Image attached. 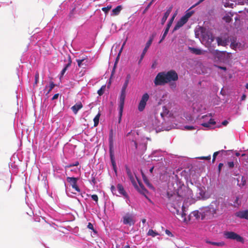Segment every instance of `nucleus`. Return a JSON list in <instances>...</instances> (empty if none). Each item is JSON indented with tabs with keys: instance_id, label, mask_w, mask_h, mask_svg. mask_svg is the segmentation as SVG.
I'll list each match as a JSON object with an SVG mask.
<instances>
[{
	"instance_id": "0e129e2a",
	"label": "nucleus",
	"mask_w": 248,
	"mask_h": 248,
	"mask_svg": "<svg viewBox=\"0 0 248 248\" xmlns=\"http://www.w3.org/2000/svg\"><path fill=\"white\" fill-rule=\"evenodd\" d=\"M218 68L224 71H226L227 70L226 67L224 66H218Z\"/></svg>"
},
{
	"instance_id": "c85d7f7f",
	"label": "nucleus",
	"mask_w": 248,
	"mask_h": 248,
	"mask_svg": "<svg viewBox=\"0 0 248 248\" xmlns=\"http://www.w3.org/2000/svg\"><path fill=\"white\" fill-rule=\"evenodd\" d=\"M55 86H56V84L53 82L50 81L49 83V85L48 86L49 89L47 91L46 94H49ZM47 87H48V86L47 85H46L45 88H46Z\"/></svg>"
},
{
	"instance_id": "2f4dec72",
	"label": "nucleus",
	"mask_w": 248,
	"mask_h": 248,
	"mask_svg": "<svg viewBox=\"0 0 248 248\" xmlns=\"http://www.w3.org/2000/svg\"><path fill=\"white\" fill-rule=\"evenodd\" d=\"M169 16V15H168L166 13H164L162 18H161V24L162 25H164V23H165V22L166 21L168 16Z\"/></svg>"
},
{
	"instance_id": "37998d69",
	"label": "nucleus",
	"mask_w": 248,
	"mask_h": 248,
	"mask_svg": "<svg viewBox=\"0 0 248 248\" xmlns=\"http://www.w3.org/2000/svg\"><path fill=\"white\" fill-rule=\"evenodd\" d=\"M165 233L166 234L168 235L169 236H170V237H173L174 235L173 234L171 233V232L169 231V230H165Z\"/></svg>"
},
{
	"instance_id": "e433bc0d",
	"label": "nucleus",
	"mask_w": 248,
	"mask_h": 248,
	"mask_svg": "<svg viewBox=\"0 0 248 248\" xmlns=\"http://www.w3.org/2000/svg\"><path fill=\"white\" fill-rule=\"evenodd\" d=\"M78 165H79V162H78V161H77L73 163H70V164L67 165V166H66L65 168H70V167H74V166H78Z\"/></svg>"
},
{
	"instance_id": "5701e85b",
	"label": "nucleus",
	"mask_w": 248,
	"mask_h": 248,
	"mask_svg": "<svg viewBox=\"0 0 248 248\" xmlns=\"http://www.w3.org/2000/svg\"><path fill=\"white\" fill-rule=\"evenodd\" d=\"M191 8H189L188 10H187L184 16H183L182 17L184 18L187 21H188L189 18H190L192 15L194 14V11H189L190 9Z\"/></svg>"
},
{
	"instance_id": "72a5a7b5",
	"label": "nucleus",
	"mask_w": 248,
	"mask_h": 248,
	"mask_svg": "<svg viewBox=\"0 0 248 248\" xmlns=\"http://www.w3.org/2000/svg\"><path fill=\"white\" fill-rule=\"evenodd\" d=\"M226 151L224 150H222L221 151H218V152H216L214 153V155H213V160H212V161L213 162H214L215 161V159H216V156L220 153H222V152H225Z\"/></svg>"
},
{
	"instance_id": "de8ad7c7",
	"label": "nucleus",
	"mask_w": 248,
	"mask_h": 248,
	"mask_svg": "<svg viewBox=\"0 0 248 248\" xmlns=\"http://www.w3.org/2000/svg\"><path fill=\"white\" fill-rule=\"evenodd\" d=\"M228 166L230 168H232L234 167V163L233 161H230L227 163Z\"/></svg>"
},
{
	"instance_id": "7c9ffc66",
	"label": "nucleus",
	"mask_w": 248,
	"mask_h": 248,
	"mask_svg": "<svg viewBox=\"0 0 248 248\" xmlns=\"http://www.w3.org/2000/svg\"><path fill=\"white\" fill-rule=\"evenodd\" d=\"M87 228L90 230H93L94 234H97V232L94 229L93 225L92 223H88Z\"/></svg>"
},
{
	"instance_id": "9d476101",
	"label": "nucleus",
	"mask_w": 248,
	"mask_h": 248,
	"mask_svg": "<svg viewBox=\"0 0 248 248\" xmlns=\"http://www.w3.org/2000/svg\"><path fill=\"white\" fill-rule=\"evenodd\" d=\"M224 236L227 239L235 240L239 242H244L243 238L233 232H224Z\"/></svg>"
},
{
	"instance_id": "6e6552de",
	"label": "nucleus",
	"mask_w": 248,
	"mask_h": 248,
	"mask_svg": "<svg viewBox=\"0 0 248 248\" xmlns=\"http://www.w3.org/2000/svg\"><path fill=\"white\" fill-rule=\"evenodd\" d=\"M121 221L124 225L133 226L135 223V216L132 213H127L123 216Z\"/></svg>"
},
{
	"instance_id": "774afa93",
	"label": "nucleus",
	"mask_w": 248,
	"mask_h": 248,
	"mask_svg": "<svg viewBox=\"0 0 248 248\" xmlns=\"http://www.w3.org/2000/svg\"><path fill=\"white\" fill-rule=\"evenodd\" d=\"M154 169V166H153L152 167H151V168L150 169L149 171H150V172L151 173H153V171Z\"/></svg>"
},
{
	"instance_id": "f3484780",
	"label": "nucleus",
	"mask_w": 248,
	"mask_h": 248,
	"mask_svg": "<svg viewBox=\"0 0 248 248\" xmlns=\"http://www.w3.org/2000/svg\"><path fill=\"white\" fill-rule=\"evenodd\" d=\"M149 157H157L158 160H163L164 157L163 153L160 150H157L154 151L152 154L149 156Z\"/></svg>"
},
{
	"instance_id": "0eeeda50",
	"label": "nucleus",
	"mask_w": 248,
	"mask_h": 248,
	"mask_svg": "<svg viewBox=\"0 0 248 248\" xmlns=\"http://www.w3.org/2000/svg\"><path fill=\"white\" fill-rule=\"evenodd\" d=\"M126 89L122 88L120 95L119 97V115L120 120H121L123 114L126 96Z\"/></svg>"
},
{
	"instance_id": "a878e982",
	"label": "nucleus",
	"mask_w": 248,
	"mask_h": 248,
	"mask_svg": "<svg viewBox=\"0 0 248 248\" xmlns=\"http://www.w3.org/2000/svg\"><path fill=\"white\" fill-rule=\"evenodd\" d=\"M147 235L148 236H151L153 237H155L156 236L159 235L160 234L156 231L153 230L152 229H149L147 233Z\"/></svg>"
},
{
	"instance_id": "3c124183",
	"label": "nucleus",
	"mask_w": 248,
	"mask_h": 248,
	"mask_svg": "<svg viewBox=\"0 0 248 248\" xmlns=\"http://www.w3.org/2000/svg\"><path fill=\"white\" fill-rule=\"evenodd\" d=\"M199 158L201 159H206V160H210L211 159V156L210 155H209V156H202V157H199Z\"/></svg>"
},
{
	"instance_id": "4be33fe9",
	"label": "nucleus",
	"mask_w": 248,
	"mask_h": 248,
	"mask_svg": "<svg viewBox=\"0 0 248 248\" xmlns=\"http://www.w3.org/2000/svg\"><path fill=\"white\" fill-rule=\"evenodd\" d=\"M122 10V6L121 5H118L112 10L111 15L113 16H117L119 14Z\"/></svg>"
},
{
	"instance_id": "09e8293b",
	"label": "nucleus",
	"mask_w": 248,
	"mask_h": 248,
	"mask_svg": "<svg viewBox=\"0 0 248 248\" xmlns=\"http://www.w3.org/2000/svg\"><path fill=\"white\" fill-rule=\"evenodd\" d=\"M181 215L182 218L183 219V221L184 222H186V214L184 212H182V214H181Z\"/></svg>"
},
{
	"instance_id": "c03bdc74",
	"label": "nucleus",
	"mask_w": 248,
	"mask_h": 248,
	"mask_svg": "<svg viewBox=\"0 0 248 248\" xmlns=\"http://www.w3.org/2000/svg\"><path fill=\"white\" fill-rule=\"evenodd\" d=\"M172 8H173L172 5H171L169 8H168L167 9L166 11L165 12V13H166L168 15H170V13H171V12L172 11Z\"/></svg>"
},
{
	"instance_id": "f8f14e48",
	"label": "nucleus",
	"mask_w": 248,
	"mask_h": 248,
	"mask_svg": "<svg viewBox=\"0 0 248 248\" xmlns=\"http://www.w3.org/2000/svg\"><path fill=\"white\" fill-rule=\"evenodd\" d=\"M149 98V95L147 93H144L142 95L141 100L138 105V110L140 111L141 112L144 109Z\"/></svg>"
},
{
	"instance_id": "f03ea898",
	"label": "nucleus",
	"mask_w": 248,
	"mask_h": 248,
	"mask_svg": "<svg viewBox=\"0 0 248 248\" xmlns=\"http://www.w3.org/2000/svg\"><path fill=\"white\" fill-rule=\"evenodd\" d=\"M218 205V202L217 201H214L209 206L204 207L201 212L194 211L190 214L189 217H194L196 219H198L201 216L202 219H210L216 213Z\"/></svg>"
},
{
	"instance_id": "a18cd8bd",
	"label": "nucleus",
	"mask_w": 248,
	"mask_h": 248,
	"mask_svg": "<svg viewBox=\"0 0 248 248\" xmlns=\"http://www.w3.org/2000/svg\"><path fill=\"white\" fill-rule=\"evenodd\" d=\"M155 36V33H153L152 35H151L149 37V40H148V41H150L151 42H153L154 39V38Z\"/></svg>"
},
{
	"instance_id": "338daca9",
	"label": "nucleus",
	"mask_w": 248,
	"mask_h": 248,
	"mask_svg": "<svg viewBox=\"0 0 248 248\" xmlns=\"http://www.w3.org/2000/svg\"><path fill=\"white\" fill-rule=\"evenodd\" d=\"M66 195L68 196V197H72V196L70 194V193H69V192L67 190V189H66Z\"/></svg>"
},
{
	"instance_id": "1a4fd4ad",
	"label": "nucleus",
	"mask_w": 248,
	"mask_h": 248,
	"mask_svg": "<svg viewBox=\"0 0 248 248\" xmlns=\"http://www.w3.org/2000/svg\"><path fill=\"white\" fill-rule=\"evenodd\" d=\"M154 83L155 86H162L167 83L165 72H159L157 74L154 80Z\"/></svg>"
},
{
	"instance_id": "393cba45",
	"label": "nucleus",
	"mask_w": 248,
	"mask_h": 248,
	"mask_svg": "<svg viewBox=\"0 0 248 248\" xmlns=\"http://www.w3.org/2000/svg\"><path fill=\"white\" fill-rule=\"evenodd\" d=\"M126 171L127 175L128 178H129V179L130 180V181H131V182L132 183L134 182L135 178H134V177L131 170L129 168H126Z\"/></svg>"
},
{
	"instance_id": "bf43d9fd",
	"label": "nucleus",
	"mask_w": 248,
	"mask_h": 248,
	"mask_svg": "<svg viewBox=\"0 0 248 248\" xmlns=\"http://www.w3.org/2000/svg\"><path fill=\"white\" fill-rule=\"evenodd\" d=\"M152 3H152V2H151V1H150V2L148 3V4L147 5V6L146 7V8H145V10H148V9L149 8V7L151 6V5L152 4Z\"/></svg>"
},
{
	"instance_id": "cd10ccee",
	"label": "nucleus",
	"mask_w": 248,
	"mask_h": 248,
	"mask_svg": "<svg viewBox=\"0 0 248 248\" xmlns=\"http://www.w3.org/2000/svg\"><path fill=\"white\" fill-rule=\"evenodd\" d=\"M100 115H101L100 112H98V114L94 118L93 122H94V127H96L98 125Z\"/></svg>"
},
{
	"instance_id": "69168bd1",
	"label": "nucleus",
	"mask_w": 248,
	"mask_h": 248,
	"mask_svg": "<svg viewBox=\"0 0 248 248\" xmlns=\"http://www.w3.org/2000/svg\"><path fill=\"white\" fill-rule=\"evenodd\" d=\"M246 98V95L245 94H243L242 95V96H241V101L244 100H245Z\"/></svg>"
},
{
	"instance_id": "2eb2a0df",
	"label": "nucleus",
	"mask_w": 248,
	"mask_h": 248,
	"mask_svg": "<svg viewBox=\"0 0 248 248\" xmlns=\"http://www.w3.org/2000/svg\"><path fill=\"white\" fill-rule=\"evenodd\" d=\"M216 40L218 46H225L228 45L229 43V39L227 38H223L222 37H217Z\"/></svg>"
},
{
	"instance_id": "39448f33",
	"label": "nucleus",
	"mask_w": 248,
	"mask_h": 248,
	"mask_svg": "<svg viewBox=\"0 0 248 248\" xmlns=\"http://www.w3.org/2000/svg\"><path fill=\"white\" fill-rule=\"evenodd\" d=\"M200 124L208 129L213 128L216 124V122L213 118L211 113L202 116L200 119Z\"/></svg>"
},
{
	"instance_id": "864d4df0",
	"label": "nucleus",
	"mask_w": 248,
	"mask_h": 248,
	"mask_svg": "<svg viewBox=\"0 0 248 248\" xmlns=\"http://www.w3.org/2000/svg\"><path fill=\"white\" fill-rule=\"evenodd\" d=\"M185 128L189 130H193L194 129V127L193 126H189V125H186L185 126Z\"/></svg>"
},
{
	"instance_id": "ea45409f",
	"label": "nucleus",
	"mask_w": 248,
	"mask_h": 248,
	"mask_svg": "<svg viewBox=\"0 0 248 248\" xmlns=\"http://www.w3.org/2000/svg\"><path fill=\"white\" fill-rule=\"evenodd\" d=\"M39 78V74L38 72H36L35 74V84H37Z\"/></svg>"
},
{
	"instance_id": "58836bf2",
	"label": "nucleus",
	"mask_w": 248,
	"mask_h": 248,
	"mask_svg": "<svg viewBox=\"0 0 248 248\" xmlns=\"http://www.w3.org/2000/svg\"><path fill=\"white\" fill-rule=\"evenodd\" d=\"M92 199L95 201L96 203H97L98 202V196L96 194H93L91 196Z\"/></svg>"
},
{
	"instance_id": "6e6d98bb",
	"label": "nucleus",
	"mask_w": 248,
	"mask_h": 248,
	"mask_svg": "<svg viewBox=\"0 0 248 248\" xmlns=\"http://www.w3.org/2000/svg\"><path fill=\"white\" fill-rule=\"evenodd\" d=\"M59 96V93L55 94L53 95V96L52 97V100H54L57 99L58 98Z\"/></svg>"
},
{
	"instance_id": "ddd939ff",
	"label": "nucleus",
	"mask_w": 248,
	"mask_h": 248,
	"mask_svg": "<svg viewBox=\"0 0 248 248\" xmlns=\"http://www.w3.org/2000/svg\"><path fill=\"white\" fill-rule=\"evenodd\" d=\"M78 180V178L74 177H67L66 180L68 182L72 187L74 188L77 192H80V189L77 185V182Z\"/></svg>"
},
{
	"instance_id": "8fccbe9b",
	"label": "nucleus",
	"mask_w": 248,
	"mask_h": 248,
	"mask_svg": "<svg viewBox=\"0 0 248 248\" xmlns=\"http://www.w3.org/2000/svg\"><path fill=\"white\" fill-rule=\"evenodd\" d=\"M129 83V82H127V81H125L124 84H123L122 88L123 89H126L128 84Z\"/></svg>"
},
{
	"instance_id": "412c9836",
	"label": "nucleus",
	"mask_w": 248,
	"mask_h": 248,
	"mask_svg": "<svg viewBox=\"0 0 248 248\" xmlns=\"http://www.w3.org/2000/svg\"><path fill=\"white\" fill-rule=\"evenodd\" d=\"M188 49L192 53L196 55H201L202 54V50L200 48L192 47H188Z\"/></svg>"
},
{
	"instance_id": "79ce46f5",
	"label": "nucleus",
	"mask_w": 248,
	"mask_h": 248,
	"mask_svg": "<svg viewBox=\"0 0 248 248\" xmlns=\"http://www.w3.org/2000/svg\"><path fill=\"white\" fill-rule=\"evenodd\" d=\"M11 167L12 168H13V173L16 172H17V166L16 165H15V164H11Z\"/></svg>"
},
{
	"instance_id": "680f3d73",
	"label": "nucleus",
	"mask_w": 248,
	"mask_h": 248,
	"mask_svg": "<svg viewBox=\"0 0 248 248\" xmlns=\"http://www.w3.org/2000/svg\"><path fill=\"white\" fill-rule=\"evenodd\" d=\"M228 124V122L227 120H224L222 122V125L226 126Z\"/></svg>"
},
{
	"instance_id": "aec40b11",
	"label": "nucleus",
	"mask_w": 248,
	"mask_h": 248,
	"mask_svg": "<svg viewBox=\"0 0 248 248\" xmlns=\"http://www.w3.org/2000/svg\"><path fill=\"white\" fill-rule=\"evenodd\" d=\"M83 106L80 102L76 103L75 105L71 107V109L74 114H76L78 110L82 108Z\"/></svg>"
},
{
	"instance_id": "49530a36",
	"label": "nucleus",
	"mask_w": 248,
	"mask_h": 248,
	"mask_svg": "<svg viewBox=\"0 0 248 248\" xmlns=\"http://www.w3.org/2000/svg\"><path fill=\"white\" fill-rule=\"evenodd\" d=\"M103 87H102L99 90L97 91V93L100 95H102L104 93V90L103 89Z\"/></svg>"
},
{
	"instance_id": "dca6fc26",
	"label": "nucleus",
	"mask_w": 248,
	"mask_h": 248,
	"mask_svg": "<svg viewBox=\"0 0 248 248\" xmlns=\"http://www.w3.org/2000/svg\"><path fill=\"white\" fill-rule=\"evenodd\" d=\"M187 22V21L182 16L181 18L176 23L175 26H174L172 30V32H174V31L179 30L181 27L183 26L184 25H185Z\"/></svg>"
},
{
	"instance_id": "7ed1b4c3",
	"label": "nucleus",
	"mask_w": 248,
	"mask_h": 248,
	"mask_svg": "<svg viewBox=\"0 0 248 248\" xmlns=\"http://www.w3.org/2000/svg\"><path fill=\"white\" fill-rule=\"evenodd\" d=\"M110 189L113 195H115L117 196H123L126 202L129 205L130 204V201L129 197L121 184H118L116 187L114 186H111Z\"/></svg>"
},
{
	"instance_id": "f704fd0d",
	"label": "nucleus",
	"mask_w": 248,
	"mask_h": 248,
	"mask_svg": "<svg viewBox=\"0 0 248 248\" xmlns=\"http://www.w3.org/2000/svg\"><path fill=\"white\" fill-rule=\"evenodd\" d=\"M111 6L108 5L107 7H104L102 8V10L106 14H108L109 11L111 9Z\"/></svg>"
},
{
	"instance_id": "4d7b16f0",
	"label": "nucleus",
	"mask_w": 248,
	"mask_h": 248,
	"mask_svg": "<svg viewBox=\"0 0 248 248\" xmlns=\"http://www.w3.org/2000/svg\"><path fill=\"white\" fill-rule=\"evenodd\" d=\"M150 158H151V159L152 161H157V162L161 161L162 160H158L157 157H156L155 158V157H150Z\"/></svg>"
},
{
	"instance_id": "423d86ee",
	"label": "nucleus",
	"mask_w": 248,
	"mask_h": 248,
	"mask_svg": "<svg viewBox=\"0 0 248 248\" xmlns=\"http://www.w3.org/2000/svg\"><path fill=\"white\" fill-rule=\"evenodd\" d=\"M201 37L202 43L207 47L211 46V45L215 39V37L213 35L208 31L205 32L202 31Z\"/></svg>"
},
{
	"instance_id": "f257e3e1",
	"label": "nucleus",
	"mask_w": 248,
	"mask_h": 248,
	"mask_svg": "<svg viewBox=\"0 0 248 248\" xmlns=\"http://www.w3.org/2000/svg\"><path fill=\"white\" fill-rule=\"evenodd\" d=\"M169 177L168 179V186L172 187V190L177 192L178 196L179 197L188 199L191 198L193 196L192 190L189 188H185L183 189H180L181 186L183 185L181 180L179 179L177 174H175L174 172L168 175V174L164 175L163 177Z\"/></svg>"
},
{
	"instance_id": "c9c22d12",
	"label": "nucleus",
	"mask_w": 248,
	"mask_h": 248,
	"mask_svg": "<svg viewBox=\"0 0 248 248\" xmlns=\"http://www.w3.org/2000/svg\"><path fill=\"white\" fill-rule=\"evenodd\" d=\"M208 243L212 244V245L217 246H222L224 245V243L223 242H209Z\"/></svg>"
},
{
	"instance_id": "473e14b6",
	"label": "nucleus",
	"mask_w": 248,
	"mask_h": 248,
	"mask_svg": "<svg viewBox=\"0 0 248 248\" xmlns=\"http://www.w3.org/2000/svg\"><path fill=\"white\" fill-rule=\"evenodd\" d=\"M168 32L169 31H167V30H164V32H163V34L162 35L161 37V39L159 42V43H161L164 40V39L165 38V37H166L167 34L168 33Z\"/></svg>"
},
{
	"instance_id": "603ef678",
	"label": "nucleus",
	"mask_w": 248,
	"mask_h": 248,
	"mask_svg": "<svg viewBox=\"0 0 248 248\" xmlns=\"http://www.w3.org/2000/svg\"><path fill=\"white\" fill-rule=\"evenodd\" d=\"M171 25L172 24L168 22L165 30H167L168 31H169V30H170V27H171Z\"/></svg>"
},
{
	"instance_id": "20e7f679",
	"label": "nucleus",
	"mask_w": 248,
	"mask_h": 248,
	"mask_svg": "<svg viewBox=\"0 0 248 248\" xmlns=\"http://www.w3.org/2000/svg\"><path fill=\"white\" fill-rule=\"evenodd\" d=\"M130 147L135 152L139 154H143L147 149V142L145 140H142L139 142L135 140H132L130 143Z\"/></svg>"
},
{
	"instance_id": "bb28decb",
	"label": "nucleus",
	"mask_w": 248,
	"mask_h": 248,
	"mask_svg": "<svg viewBox=\"0 0 248 248\" xmlns=\"http://www.w3.org/2000/svg\"><path fill=\"white\" fill-rule=\"evenodd\" d=\"M109 152V156H110V161L111 163V165L112 167H115L116 166V164L115 160V157H114V155L113 151H110Z\"/></svg>"
},
{
	"instance_id": "a211bd4d",
	"label": "nucleus",
	"mask_w": 248,
	"mask_h": 248,
	"mask_svg": "<svg viewBox=\"0 0 248 248\" xmlns=\"http://www.w3.org/2000/svg\"><path fill=\"white\" fill-rule=\"evenodd\" d=\"M71 63L72 60L70 56H69L68 63L64 65L63 68L62 69L59 75V78L60 79H61V78L63 77L67 69L71 66Z\"/></svg>"
},
{
	"instance_id": "13d9d810",
	"label": "nucleus",
	"mask_w": 248,
	"mask_h": 248,
	"mask_svg": "<svg viewBox=\"0 0 248 248\" xmlns=\"http://www.w3.org/2000/svg\"><path fill=\"white\" fill-rule=\"evenodd\" d=\"M141 173H142V178H143V181H144V182L145 183H147V179H146L145 175L142 172H141Z\"/></svg>"
},
{
	"instance_id": "052dcab7",
	"label": "nucleus",
	"mask_w": 248,
	"mask_h": 248,
	"mask_svg": "<svg viewBox=\"0 0 248 248\" xmlns=\"http://www.w3.org/2000/svg\"><path fill=\"white\" fill-rule=\"evenodd\" d=\"M143 58H144V57H142V56H140V59L139 60V62H138V64H140V63L141 62H142V61Z\"/></svg>"
},
{
	"instance_id": "4c0bfd02",
	"label": "nucleus",
	"mask_w": 248,
	"mask_h": 248,
	"mask_svg": "<svg viewBox=\"0 0 248 248\" xmlns=\"http://www.w3.org/2000/svg\"><path fill=\"white\" fill-rule=\"evenodd\" d=\"M176 15H177V13H174V14L172 15V16L171 17V18L169 19V20L168 22H169V23H170L172 24V23H173V21H174V18H175V17L176 16Z\"/></svg>"
},
{
	"instance_id": "9b49d317",
	"label": "nucleus",
	"mask_w": 248,
	"mask_h": 248,
	"mask_svg": "<svg viewBox=\"0 0 248 248\" xmlns=\"http://www.w3.org/2000/svg\"><path fill=\"white\" fill-rule=\"evenodd\" d=\"M165 75L167 83L171 81H175L178 79V74L173 70H171L167 72H165Z\"/></svg>"
},
{
	"instance_id": "a19ab883",
	"label": "nucleus",
	"mask_w": 248,
	"mask_h": 248,
	"mask_svg": "<svg viewBox=\"0 0 248 248\" xmlns=\"http://www.w3.org/2000/svg\"><path fill=\"white\" fill-rule=\"evenodd\" d=\"M84 61V59H77V62L78 66L79 67H81V65H82V62Z\"/></svg>"
},
{
	"instance_id": "e2e57ef3",
	"label": "nucleus",
	"mask_w": 248,
	"mask_h": 248,
	"mask_svg": "<svg viewBox=\"0 0 248 248\" xmlns=\"http://www.w3.org/2000/svg\"><path fill=\"white\" fill-rule=\"evenodd\" d=\"M130 78V75H127L126 77V79H125V81H127V82H129Z\"/></svg>"
},
{
	"instance_id": "4468645a",
	"label": "nucleus",
	"mask_w": 248,
	"mask_h": 248,
	"mask_svg": "<svg viewBox=\"0 0 248 248\" xmlns=\"http://www.w3.org/2000/svg\"><path fill=\"white\" fill-rule=\"evenodd\" d=\"M235 216L240 219L248 220V209L237 211L235 213Z\"/></svg>"
},
{
	"instance_id": "c756f323",
	"label": "nucleus",
	"mask_w": 248,
	"mask_h": 248,
	"mask_svg": "<svg viewBox=\"0 0 248 248\" xmlns=\"http://www.w3.org/2000/svg\"><path fill=\"white\" fill-rule=\"evenodd\" d=\"M167 196H168V198H169V200L170 201V202H172V203L174 204L175 202L173 200V199H174V198H175L176 197L175 194L174 193L173 194H170L169 192H167Z\"/></svg>"
},
{
	"instance_id": "5fc2aeb1",
	"label": "nucleus",
	"mask_w": 248,
	"mask_h": 248,
	"mask_svg": "<svg viewBox=\"0 0 248 248\" xmlns=\"http://www.w3.org/2000/svg\"><path fill=\"white\" fill-rule=\"evenodd\" d=\"M152 42H151L150 41H147L146 43V45H145V47H146V48H149V47L152 44Z\"/></svg>"
},
{
	"instance_id": "6ab92c4d",
	"label": "nucleus",
	"mask_w": 248,
	"mask_h": 248,
	"mask_svg": "<svg viewBox=\"0 0 248 248\" xmlns=\"http://www.w3.org/2000/svg\"><path fill=\"white\" fill-rule=\"evenodd\" d=\"M108 142H109V152L113 151V144L114 141L113 139V130L111 129L109 132V137H108Z\"/></svg>"
},
{
	"instance_id": "b1692460",
	"label": "nucleus",
	"mask_w": 248,
	"mask_h": 248,
	"mask_svg": "<svg viewBox=\"0 0 248 248\" xmlns=\"http://www.w3.org/2000/svg\"><path fill=\"white\" fill-rule=\"evenodd\" d=\"M169 110L166 108V107H163V112L160 113V115L164 121H165V117H167L169 115Z\"/></svg>"
}]
</instances>
